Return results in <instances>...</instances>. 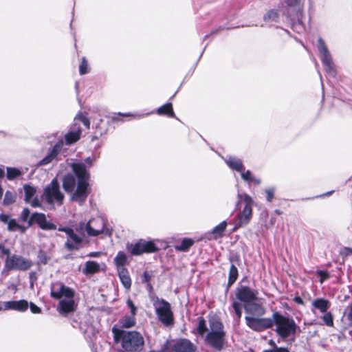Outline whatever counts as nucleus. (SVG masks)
I'll list each match as a JSON object with an SVG mask.
<instances>
[{
    "mask_svg": "<svg viewBox=\"0 0 352 352\" xmlns=\"http://www.w3.org/2000/svg\"><path fill=\"white\" fill-rule=\"evenodd\" d=\"M153 306L159 320L163 324L168 327L173 324V313L168 301L156 297L153 300Z\"/></svg>",
    "mask_w": 352,
    "mask_h": 352,
    "instance_id": "obj_6",
    "label": "nucleus"
},
{
    "mask_svg": "<svg viewBox=\"0 0 352 352\" xmlns=\"http://www.w3.org/2000/svg\"><path fill=\"white\" fill-rule=\"evenodd\" d=\"M85 162L88 165V167H91L94 163V159L91 157H88L85 160Z\"/></svg>",
    "mask_w": 352,
    "mask_h": 352,
    "instance_id": "obj_57",
    "label": "nucleus"
},
{
    "mask_svg": "<svg viewBox=\"0 0 352 352\" xmlns=\"http://www.w3.org/2000/svg\"><path fill=\"white\" fill-rule=\"evenodd\" d=\"M169 348V341L167 340L166 342L162 345L161 349L160 351H163V352H168Z\"/></svg>",
    "mask_w": 352,
    "mask_h": 352,
    "instance_id": "obj_56",
    "label": "nucleus"
},
{
    "mask_svg": "<svg viewBox=\"0 0 352 352\" xmlns=\"http://www.w3.org/2000/svg\"><path fill=\"white\" fill-rule=\"evenodd\" d=\"M32 265L30 260L16 254L8 256L5 261V266L9 270L25 271Z\"/></svg>",
    "mask_w": 352,
    "mask_h": 352,
    "instance_id": "obj_11",
    "label": "nucleus"
},
{
    "mask_svg": "<svg viewBox=\"0 0 352 352\" xmlns=\"http://www.w3.org/2000/svg\"><path fill=\"white\" fill-rule=\"evenodd\" d=\"M316 273L320 277V283H322L324 280L329 278V274L327 272L323 270H318Z\"/></svg>",
    "mask_w": 352,
    "mask_h": 352,
    "instance_id": "obj_47",
    "label": "nucleus"
},
{
    "mask_svg": "<svg viewBox=\"0 0 352 352\" xmlns=\"http://www.w3.org/2000/svg\"><path fill=\"white\" fill-rule=\"evenodd\" d=\"M244 309L247 314L252 315L251 316L260 317L265 313V308L261 304L256 302V300L244 305Z\"/></svg>",
    "mask_w": 352,
    "mask_h": 352,
    "instance_id": "obj_17",
    "label": "nucleus"
},
{
    "mask_svg": "<svg viewBox=\"0 0 352 352\" xmlns=\"http://www.w3.org/2000/svg\"><path fill=\"white\" fill-rule=\"evenodd\" d=\"M140 243H142V248H144V253L155 252L158 250V248L152 241H146L141 240Z\"/></svg>",
    "mask_w": 352,
    "mask_h": 352,
    "instance_id": "obj_29",
    "label": "nucleus"
},
{
    "mask_svg": "<svg viewBox=\"0 0 352 352\" xmlns=\"http://www.w3.org/2000/svg\"><path fill=\"white\" fill-rule=\"evenodd\" d=\"M0 251L1 252V253H2L3 255H6V256H7V257H8V256H10V250H9V249H8V248H5L4 246H3V245H0Z\"/></svg>",
    "mask_w": 352,
    "mask_h": 352,
    "instance_id": "obj_55",
    "label": "nucleus"
},
{
    "mask_svg": "<svg viewBox=\"0 0 352 352\" xmlns=\"http://www.w3.org/2000/svg\"><path fill=\"white\" fill-rule=\"evenodd\" d=\"M330 302L324 298H317L312 302V306L320 310L321 313H326L329 307Z\"/></svg>",
    "mask_w": 352,
    "mask_h": 352,
    "instance_id": "obj_23",
    "label": "nucleus"
},
{
    "mask_svg": "<svg viewBox=\"0 0 352 352\" xmlns=\"http://www.w3.org/2000/svg\"><path fill=\"white\" fill-rule=\"evenodd\" d=\"M295 301L298 303H302V300H301V298L300 297H296L295 298Z\"/></svg>",
    "mask_w": 352,
    "mask_h": 352,
    "instance_id": "obj_62",
    "label": "nucleus"
},
{
    "mask_svg": "<svg viewBox=\"0 0 352 352\" xmlns=\"http://www.w3.org/2000/svg\"><path fill=\"white\" fill-rule=\"evenodd\" d=\"M118 272L122 285L125 289H129L131 286V280L128 270L126 269H121Z\"/></svg>",
    "mask_w": 352,
    "mask_h": 352,
    "instance_id": "obj_22",
    "label": "nucleus"
},
{
    "mask_svg": "<svg viewBox=\"0 0 352 352\" xmlns=\"http://www.w3.org/2000/svg\"><path fill=\"white\" fill-rule=\"evenodd\" d=\"M58 231L65 232L68 236L65 243V248L68 251L78 250L82 247L84 239L80 234L69 227H60Z\"/></svg>",
    "mask_w": 352,
    "mask_h": 352,
    "instance_id": "obj_9",
    "label": "nucleus"
},
{
    "mask_svg": "<svg viewBox=\"0 0 352 352\" xmlns=\"http://www.w3.org/2000/svg\"><path fill=\"white\" fill-rule=\"evenodd\" d=\"M114 340L116 342L121 340L122 348L130 352H139L142 350L144 345L143 336L138 331H125L113 328Z\"/></svg>",
    "mask_w": 352,
    "mask_h": 352,
    "instance_id": "obj_2",
    "label": "nucleus"
},
{
    "mask_svg": "<svg viewBox=\"0 0 352 352\" xmlns=\"http://www.w3.org/2000/svg\"><path fill=\"white\" fill-rule=\"evenodd\" d=\"M100 270L99 264L94 261H88L85 263V267L83 273L86 274H92Z\"/></svg>",
    "mask_w": 352,
    "mask_h": 352,
    "instance_id": "obj_24",
    "label": "nucleus"
},
{
    "mask_svg": "<svg viewBox=\"0 0 352 352\" xmlns=\"http://www.w3.org/2000/svg\"><path fill=\"white\" fill-rule=\"evenodd\" d=\"M232 307L234 310V312L237 317L240 318L241 317L242 311H241V305L239 302L234 301L232 303Z\"/></svg>",
    "mask_w": 352,
    "mask_h": 352,
    "instance_id": "obj_45",
    "label": "nucleus"
},
{
    "mask_svg": "<svg viewBox=\"0 0 352 352\" xmlns=\"http://www.w3.org/2000/svg\"><path fill=\"white\" fill-rule=\"evenodd\" d=\"M210 331L207 333L206 340L212 348L220 351L223 347L225 331L223 325L217 317H212L209 320Z\"/></svg>",
    "mask_w": 352,
    "mask_h": 352,
    "instance_id": "obj_4",
    "label": "nucleus"
},
{
    "mask_svg": "<svg viewBox=\"0 0 352 352\" xmlns=\"http://www.w3.org/2000/svg\"><path fill=\"white\" fill-rule=\"evenodd\" d=\"M74 300L73 298L60 300L58 304V311L61 314L66 315L74 311Z\"/></svg>",
    "mask_w": 352,
    "mask_h": 352,
    "instance_id": "obj_20",
    "label": "nucleus"
},
{
    "mask_svg": "<svg viewBox=\"0 0 352 352\" xmlns=\"http://www.w3.org/2000/svg\"><path fill=\"white\" fill-rule=\"evenodd\" d=\"M100 219H91L89 221H94V223H93V228H100V224L97 221H98Z\"/></svg>",
    "mask_w": 352,
    "mask_h": 352,
    "instance_id": "obj_58",
    "label": "nucleus"
},
{
    "mask_svg": "<svg viewBox=\"0 0 352 352\" xmlns=\"http://www.w3.org/2000/svg\"><path fill=\"white\" fill-rule=\"evenodd\" d=\"M28 308V302L25 300H11L4 302V309H12L23 312Z\"/></svg>",
    "mask_w": 352,
    "mask_h": 352,
    "instance_id": "obj_18",
    "label": "nucleus"
},
{
    "mask_svg": "<svg viewBox=\"0 0 352 352\" xmlns=\"http://www.w3.org/2000/svg\"><path fill=\"white\" fill-rule=\"evenodd\" d=\"M5 175V172L4 170L0 168V179L1 178H3Z\"/></svg>",
    "mask_w": 352,
    "mask_h": 352,
    "instance_id": "obj_61",
    "label": "nucleus"
},
{
    "mask_svg": "<svg viewBox=\"0 0 352 352\" xmlns=\"http://www.w3.org/2000/svg\"><path fill=\"white\" fill-rule=\"evenodd\" d=\"M24 191H25V201L26 203H30L36 192V189H35V188H34L30 185H25L24 186Z\"/></svg>",
    "mask_w": 352,
    "mask_h": 352,
    "instance_id": "obj_34",
    "label": "nucleus"
},
{
    "mask_svg": "<svg viewBox=\"0 0 352 352\" xmlns=\"http://www.w3.org/2000/svg\"><path fill=\"white\" fill-rule=\"evenodd\" d=\"M43 196L45 201L50 204L55 202L58 205L63 204L64 195L60 190L59 184L56 179H53L50 184L45 188Z\"/></svg>",
    "mask_w": 352,
    "mask_h": 352,
    "instance_id": "obj_8",
    "label": "nucleus"
},
{
    "mask_svg": "<svg viewBox=\"0 0 352 352\" xmlns=\"http://www.w3.org/2000/svg\"><path fill=\"white\" fill-rule=\"evenodd\" d=\"M127 257L122 251L118 252L117 255L114 258V263L116 264L118 271L121 269H125L124 267L126 264Z\"/></svg>",
    "mask_w": 352,
    "mask_h": 352,
    "instance_id": "obj_25",
    "label": "nucleus"
},
{
    "mask_svg": "<svg viewBox=\"0 0 352 352\" xmlns=\"http://www.w3.org/2000/svg\"><path fill=\"white\" fill-rule=\"evenodd\" d=\"M197 346L187 338H179L172 346L173 352H196Z\"/></svg>",
    "mask_w": 352,
    "mask_h": 352,
    "instance_id": "obj_15",
    "label": "nucleus"
},
{
    "mask_svg": "<svg viewBox=\"0 0 352 352\" xmlns=\"http://www.w3.org/2000/svg\"><path fill=\"white\" fill-rule=\"evenodd\" d=\"M0 221L7 224V229L9 232L19 231L21 234H25L27 229L29 228L19 224L15 219L11 218L10 216L7 214H0Z\"/></svg>",
    "mask_w": 352,
    "mask_h": 352,
    "instance_id": "obj_13",
    "label": "nucleus"
},
{
    "mask_svg": "<svg viewBox=\"0 0 352 352\" xmlns=\"http://www.w3.org/2000/svg\"><path fill=\"white\" fill-rule=\"evenodd\" d=\"M333 192V191H329V192H327L324 194L322 195V196H329L330 195H331Z\"/></svg>",
    "mask_w": 352,
    "mask_h": 352,
    "instance_id": "obj_64",
    "label": "nucleus"
},
{
    "mask_svg": "<svg viewBox=\"0 0 352 352\" xmlns=\"http://www.w3.org/2000/svg\"><path fill=\"white\" fill-rule=\"evenodd\" d=\"M227 227V223L226 221H223L219 224L216 226L212 230V234L214 236V239H217L223 236V232L226 230Z\"/></svg>",
    "mask_w": 352,
    "mask_h": 352,
    "instance_id": "obj_27",
    "label": "nucleus"
},
{
    "mask_svg": "<svg viewBox=\"0 0 352 352\" xmlns=\"http://www.w3.org/2000/svg\"><path fill=\"white\" fill-rule=\"evenodd\" d=\"M223 160L228 166L232 170L241 172L245 168L243 162L238 157L229 156L227 158H223Z\"/></svg>",
    "mask_w": 352,
    "mask_h": 352,
    "instance_id": "obj_21",
    "label": "nucleus"
},
{
    "mask_svg": "<svg viewBox=\"0 0 352 352\" xmlns=\"http://www.w3.org/2000/svg\"><path fill=\"white\" fill-rule=\"evenodd\" d=\"M238 277V270L234 265L232 264L230 267L229 276H228V286L232 285L237 279Z\"/></svg>",
    "mask_w": 352,
    "mask_h": 352,
    "instance_id": "obj_30",
    "label": "nucleus"
},
{
    "mask_svg": "<svg viewBox=\"0 0 352 352\" xmlns=\"http://www.w3.org/2000/svg\"><path fill=\"white\" fill-rule=\"evenodd\" d=\"M241 178L248 182H251L253 179V176L251 175L250 170H248L247 171L242 173L241 174Z\"/></svg>",
    "mask_w": 352,
    "mask_h": 352,
    "instance_id": "obj_48",
    "label": "nucleus"
},
{
    "mask_svg": "<svg viewBox=\"0 0 352 352\" xmlns=\"http://www.w3.org/2000/svg\"><path fill=\"white\" fill-rule=\"evenodd\" d=\"M130 251L133 255H140L142 253H144V250L140 241L133 245Z\"/></svg>",
    "mask_w": 352,
    "mask_h": 352,
    "instance_id": "obj_37",
    "label": "nucleus"
},
{
    "mask_svg": "<svg viewBox=\"0 0 352 352\" xmlns=\"http://www.w3.org/2000/svg\"><path fill=\"white\" fill-rule=\"evenodd\" d=\"M118 116H125V117L133 116V117L136 118H140L142 117L140 115L135 116V115H133V114H132L131 113H118L117 115L114 114V116H112V120L113 121H119L120 119L118 118Z\"/></svg>",
    "mask_w": 352,
    "mask_h": 352,
    "instance_id": "obj_44",
    "label": "nucleus"
},
{
    "mask_svg": "<svg viewBox=\"0 0 352 352\" xmlns=\"http://www.w3.org/2000/svg\"><path fill=\"white\" fill-rule=\"evenodd\" d=\"M16 196L10 191H6L3 199L5 206L10 205L15 201Z\"/></svg>",
    "mask_w": 352,
    "mask_h": 352,
    "instance_id": "obj_36",
    "label": "nucleus"
},
{
    "mask_svg": "<svg viewBox=\"0 0 352 352\" xmlns=\"http://www.w3.org/2000/svg\"><path fill=\"white\" fill-rule=\"evenodd\" d=\"M80 132L78 131H71L65 135V141L67 144H71L76 141H78L80 138Z\"/></svg>",
    "mask_w": 352,
    "mask_h": 352,
    "instance_id": "obj_31",
    "label": "nucleus"
},
{
    "mask_svg": "<svg viewBox=\"0 0 352 352\" xmlns=\"http://www.w3.org/2000/svg\"><path fill=\"white\" fill-rule=\"evenodd\" d=\"M30 308L31 312L33 314H39L41 311V308L38 307L37 305H36L33 302H30Z\"/></svg>",
    "mask_w": 352,
    "mask_h": 352,
    "instance_id": "obj_51",
    "label": "nucleus"
},
{
    "mask_svg": "<svg viewBox=\"0 0 352 352\" xmlns=\"http://www.w3.org/2000/svg\"><path fill=\"white\" fill-rule=\"evenodd\" d=\"M285 3L289 7H296L300 5V0H285Z\"/></svg>",
    "mask_w": 352,
    "mask_h": 352,
    "instance_id": "obj_52",
    "label": "nucleus"
},
{
    "mask_svg": "<svg viewBox=\"0 0 352 352\" xmlns=\"http://www.w3.org/2000/svg\"><path fill=\"white\" fill-rule=\"evenodd\" d=\"M128 307L130 308L131 314L133 316L135 315L136 313V307L133 304V301L131 299H128L126 301Z\"/></svg>",
    "mask_w": 352,
    "mask_h": 352,
    "instance_id": "obj_50",
    "label": "nucleus"
},
{
    "mask_svg": "<svg viewBox=\"0 0 352 352\" xmlns=\"http://www.w3.org/2000/svg\"><path fill=\"white\" fill-rule=\"evenodd\" d=\"M98 254L97 252H91L88 256H96Z\"/></svg>",
    "mask_w": 352,
    "mask_h": 352,
    "instance_id": "obj_63",
    "label": "nucleus"
},
{
    "mask_svg": "<svg viewBox=\"0 0 352 352\" xmlns=\"http://www.w3.org/2000/svg\"><path fill=\"white\" fill-rule=\"evenodd\" d=\"M274 191H275V188L274 187H270V188L265 189V192L267 195V201H271L273 199L274 196Z\"/></svg>",
    "mask_w": 352,
    "mask_h": 352,
    "instance_id": "obj_46",
    "label": "nucleus"
},
{
    "mask_svg": "<svg viewBox=\"0 0 352 352\" xmlns=\"http://www.w3.org/2000/svg\"><path fill=\"white\" fill-rule=\"evenodd\" d=\"M194 241L192 239L189 238H184L180 245L175 247V250L180 252H186L193 245Z\"/></svg>",
    "mask_w": 352,
    "mask_h": 352,
    "instance_id": "obj_28",
    "label": "nucleus"
},
{
    "mask_svg": "<svg viewBox=\"0 0 352 352\" xmlns=\"http://www.w3.org/2000/svg\"><path fill=\"white\" fill-rule=\"evenodd\" d=\"M71 168L74 175L67 174L63 179V187L67 192H72L70 199L82 205L88 196L90 173L86 164L82 162H74Z\"/></svg>",
    "mask_w": 352,
    "mask_h": 352,
    "instance_id": "obj_1",
    "label": "nucleus"
},
{
    "mask_svg": "<svg viewBox=\"0 0 352 352\" xmlns=\"http://www.w3.org/2000/svg\"><path fill=\"white\" fill-rule=\"evenodd\" d=\"M270 320L272 328L275 326L274 331L281 338L285 339L295 335L298 326L292 318L275 311L272 314Z\"/></svg>",
    "mask_w": 352,
    "mask_h": 352,
    "instance_id": "obj_3",
    "label": "nucleus"
},
{
    "mask_svg": "<svg viewBox=\"0 0 352 352\" xmlns=\"http://www.w3.org/2000/svg\"><path fill=\"white\" fill-rule=\"evenodd\" d=\"M63 145V141L62 140H58L55 144V145L52 148L50 149L47 155L41 161L38 162V166H45L52 162L53 160H54L57 157L58 155L61 151Z\"/></svg>",
    "mask_w": 352,
    "mask_h": 352,
    "instance_id": "obj_16",
    "label": "nucleus"
},
{
    "mask_svg": "<svg viewBox=\"0 0 352 352\" xmlns=\"http://www.w3.org/2000/svg\"><path fill=\"white\" fill-rule=\"evenodd\" d=\"M238 197L239 199V202L243 199L244 201V202L245 203V206H251L252 207L253 200L250 196H249L247 194L241 195L239 193Z\"/></svg>",
    "mask_w": 352,
    "mask_h": 352,
    "instance_id": "obj_42",
    "label": "nucleus"
},
{
    "mask_svg": "<svg viewBox=\"0 0 352 352\" xmlns=\"http://www.w3.org/2000/svg\"><path fill=\"white\" fill-rule=\"evenodd\" d=\"M120 323L122 327L130 328L135 324V316L132 315L129 316L124 317L121 320Z\"/></svg>",
    "mask_w": 352,
    "mask_h": 352,
    "instance_id": "obj_33",
    "label": "nucleus"
},
{
    "mask_svg": "<svg viewBox=\"0 0 352 352\" xmlns=\"http://www.w3.org/2000/svg\"><path fill=\"white\" fill-rule=\"evenodd\" d=\"M157 113L159 115H167L171 118H175V115L173 110L172 104L170 102H168L157 110Z\"/></svg>",
    "mask_w": 352,
    "mask_h": 352,
    "instance_id": "obj_26",
    "label": "nucleus"
},
{
    "mask_svg": "<svg viewBox=\"0 0 352 352\" xmlns=\"http://www.w3.org/2000/svg\"><path fill=\"white\" fill-rule=\"evenodd\" d=\"M31 206L32 207H37L39 206L38 200L37 199H34L31 202Z\"/></svg>",
    "mask_w": 352,
    "mask_h": 352,
    "instance_id": "obj_59",
    "label": "nucleus"
},
{
    "mask_svg": "<svg viewBox=\"0 0 352 352\" xmlns=\"http://www.w3.org/2000/svg\"><path fill=\"white\" fill-rule=\"evenodd\" d=\"M197 331L198 333L203 336L207 331L206 322L203 317L198 318V326Z\"/></svg>",
    "mask_w": 352,
    "mask_h": 352,
    "instance_id": "obj_35",
    "label": "nucleus"
},
{
    "mask_svg": "<svg viewBox=\"0 0 352 352\" xmlns=\"http://www.w3.org/2000/svg\"><path fill=\"white\" fill-rule=\"evenodd\" d=\"M257 293L247 286H241L237 288L236 292V298L243 302L244 305L250 303L252 300H256Z\"/></svg>",
    "mask_w": 352,
    "mask_h": 352,
    "instance_id": "obj_14",
    "label": "nucleus"
},
{
    "mask_svg": "<svg viewBox=\"0 0 352 352\" xmlns=\"http://www.w3.org/2000/svg\"><path fill=\"white\" fill-rule=\"evenodd\" d=\"M278 18V13L276 11L274 10H271L270 11H268L263 16V19L264 21H267V20H272V21H276Z\"/></svg>",
    "mask_w": 352,
    "mask_h": 352,
    "instance_id": "obj_43",
    "label": "nucleus"
},
{
    "mask_svg": "<svg viewBox=\"0 0 352 352\" xmlns=\"http://www.w3.org/2000/svg\"><path fill=\"white\" fill-rule=\"evenodd\" d=\"M317 47L326 72L329 75L334 76L336 75V69L332 61L331 55L324 41L320 37L318 39Z\"/></svg>",
    "mask_w": 352,
    "mask_h": 352,
    "instance_id": "obj_10",
    "label": "nucleus"
},
{
    "mask_svg": "<svg viewBox=\"0 0 352 352\" xmlns=\"http://www.w3.org/2000/svg\"><path fill=\"white\" fill-rule=\"evenodd\" d=\"M89 72L88 63L85 57L82 58L81 63L79 66V73L80 75L86 74Z\"/></svg>",
    "mask_w": 352,
    "mask_h": 352,
    "instance_id": "obj_40",
    "label": "nucleus"
},
{
    "mask_svg": "<svg viewBox=\"0 0 352 352\" xmlns=\"http://www.w3.org/2000/svg\"><path fill=\"white\" fill-rule=\"evenodd\" d=\"M347 309L346 318L349 321L352 322V303L347 307Z\"/></svg>",
    "mask_w": 352,
    "mask_h": 352,
    "instance_id": "obj_54",
    "label": "nucleus"
},
{
    "mask_svg": "<svg viewBox=\"0 0 352 352\" xmlns=\"http://www.w3.org/2000/svg\"><path fill=\"white\" fill-rule=\"evenodd\" d=\"M79 120L82 122V124L87 127L89 128L90 122L89 120L85 116H80Z\"/></svg>",
    "mask_w": 352,
    "mask_h": 352,
    "instance_id": "obj_53",
    "label": "nucleus"
},
{
    "mask_svg": "<svg viewBox=\"0 0 352 352\" xmlns=\"http://www.w3.org/2000/svg\"><path fill=\"white\" fill-rule=\"evenodd\" d=\"M19 220L22 222H26L29 228L34 223H36L43 230H53L56 228V226L54 223L47 221L45 214L40 212L31 213L28 208H23L19 214Z\"/></svg>",
    "mask_w": 352,
    "mask_h": 352,
    "instance_id": "obj_5",
    "label": "nucleus"
},
{
    "mask_svg": "<svg viewBox=\"0 0 352 352\" xmlns=\"http://www.w3.org/2000/svg\"><path fill=\"white\" fill-rule=\"evenodd\" d=\"M51 296L54 299H60L63 297V292H61V286L57 291L52 290Z\"/></svg>",
    "mask_w": 352,
    "mask_h": 352,
    "instance_id": "obj_49",
    "label": "nucleus"
},
{
    "mask_svg": "<svg viewBox=\"0 0 352 352\" xmlns=\"http://www.w3.org/2000/svg\"><path fill=\"white\" fill-rule=\"evenodd\" d=\"M6 170V177L8 180H13L21 175V171L16 168L7 167Z\"/></svg>",
    "mask_w": 352,
    "mask_h": 352,
    "instance_id": "obj_32",
    "label": "nucleus"
},
{
    "mask_svg": "<svg viewBox=\"0 0 352 352\" xmlns=\"http://www.w3.org/2000/svg\"><path fill=\"white\" fill-rule=\"evenodd\" d=\"M324 316H322L323 321L324 324L328 327H333V316L330 312L326 311V313H324Z\"/></svg>",
    "mask_w": 352,
    "mask_h": 352,
    "instance_id": "obj_41",
    "label": "nucleus"
},
{
    "mask_svg": "<svg viewBox=\"0 0 352 352\" xmlns=\"http://www.w3.org/2000/svg\"><path fill=\"white\" fill-rule=\"evenodd\" d=\"M100 224V227L94 228H93V223L94 221H88L87 223L81 221L79 223L73 226V229L78 234H80L85 239L86 234L89 236H97L102 233H105L107 235L111 234V232L109 230H105V223L103 219H99L97 221Z\"/></svg>",
    "mask_w": 352,
    "mask_h": 352,
    "instance_id": "obj_7",
    "label": "nucleus"
},
{
    "mask_svg": "<svg viewBox=\"0 0 352 352\" xmlns=\"http://www.w3.org/2000/svg\"><path fill=\"white\" fill-rule=\"evenodd\" d=\"M254 182L256 185H259L261 184V179L258 178H256L253 176V179H252L251 182Z\"/></svg>",
    "mask_w": 352,
    "mask_h": 352,
    "instance_id": "obj_60",
    "label": "nucleus"
},
{
    "mask_svg": "<svg viewBox=\"0 0 352 352\" xmlns=\"http://www.w3.org/2000/svg\"><path fill=\"white\" fill-rule=\"evenodd\" d=\"M252 212L251 206H245L238 217L239 221L234 229L247 225L252 218Z\"/></svg>",
    "mask_w": 352,
    "mask_h": 352,
    "instance_id": "obj_19",
    "label": "nucleus"
},
{
    "mask_svg": "<svg viewBox=\"0 0 352 352\" xmlns=\"http://www.w3.org/2000/svg\"><path fill=\"white\" fill-rule=\"evenodd\" d=\"M61 292H63V297L64 296L67 299L73 298L74 296V291L64 285H61Z\"/></svg>",
    "mask_w": 352,
    "mask_h": 352,
    "instance_id": "obj_38",
    "label": "nucleus"
},
{
    "mask_svg": "<svg viewBox=\"0 0 352 352\" xmlns=\"http://www.w3.org/2000/svg\"><path fill=\"white\" fill-rule=\"evenodd\" d=\"M247 326L253 331L261 332L267 329L272 328L270 318H260L255 316H245Z\"/></svg>",
    "mask_w": 352,
    "mask_h": 352,
    "instance_id": "obj_12",
    "label": "nucleus"
},
{
    "mask_svg": "<svg viewBox=\"0 0 352 352\" xmlns=\"http://www.w3.org/2000/svg\"><path fill=\"white\" fill-rule=\"evenodd\" d=\"M270 343L273 346L272 349L264 350L263 352H289L286 347H279L276 346L273 340H270Z\"/></svg>",
    "mask_w": 352,
    "mask_h": 352,
    "instance_id": "obj_39",
    "label": "nucleus"
}]
</instances>
